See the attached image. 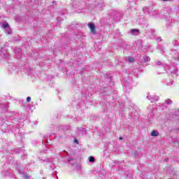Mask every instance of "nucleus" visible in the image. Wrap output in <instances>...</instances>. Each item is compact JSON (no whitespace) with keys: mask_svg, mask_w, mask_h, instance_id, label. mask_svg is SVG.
<instances>
[{"mask_svg":"<svg viewBox=\"0 0 179 179\" xmlns=\"http://www.w3.org/2000/svg\"><path fill=\"white\" fill-rule=\"evenodd\" d=\"M178 61H179V58H178Z\"/></svg>","mask_w":179,"mask_h":179,"instance_id":"14","label":"nucleus"},{"mask_svg":"<svg viewBox=\"0 0 179 179\" xmlns=\"http://www.w3.org/2000/svg\"><path fill=\"white\" fill-rule=\"evenodd\" d=\"M2 27L7 31L8 34H10V29H9V24L5 22L2 24Z\"/></svg>","mask_w":179,"mask_h":179,"instance_id":"2","label":"nucleus"},{"mask_svg":"<svg viewBox=\"0 0 179 179\" xmlns=\"http://www.w3.org/2000/svg\"><path fill=\"white\" fill-rule=\"evenodd\" d=\"M31 100V97L30 96H27V101L29 103V101H30Z\"/></svg>","mask_w":179,"mask_h":179,"instance_id":"10","label":"nucleus"},{"mask_svg":"<svg viewBox=\"0 0 179 179\" xmlns=\"http://www.w3.org/2000/svg\"><path fill=\"white\" fill-rule=\"evenodd\" d=\"M157 41H162V38H158Z\"/></svg>","mask_w":179,"mask_h":179,"instance_id":"11","label":"nucleus"},{"mask_svg":"<svg viewBox=\"0 0 179 179\" xmlns=\"http://www.w3.org/2000/svg\"><path fill=\"white\" fill-rule=\"evenodd\" d=\"M166 104H171L172 101L171 99H166Z\"/></svg>","mask_w":179,"mask_h":179,"instance_id":"9","label":"nucleus"},{"mask_svg":"<svg viewBox=\"0 0 179 179\" xmlns=\"http://www.w3.org/2000/svg\"><path fill=\"white\" fill-rule=\"evenodd\" d=\"M147 98L148 99V100H150V101H152V102L157 101V100H159V96H155L153 98L151 96H148Z\"/></svg>","mask_w":179,"mask_h":179,"instance_id":"4","label":"nucleus"},{"mask_svg":"<svg viewBox=\"0 0 179 179\" xmlns=\"http://www.w3.org/2000/svg\"><path fill=\"white\" fill-rule=\"evenodd\" d=\"M87 26L90 29V33H92V34H96V25L93 23H89Z\"/></svg>","mask_w":179,"mask_h":179,"instance_id":"1","label":"nucleus"},{"mask_svg":"<svg viewBox=\"0 0 179 179\" xmlns=\"http://www.w3.org/2000/svg\"><path fill=\"white\" fill-rule=\"evenodd\" d=\"M143 59L144 62H149L150 61V57H148V56H144L143 57Z\"/></svg>","mask_w":179,"mask_h":179,"instance_id":"6","label":"nucleus"},{"mask_svg":"<svg viewBox=\"0 0 179 179\" xmlns=\"http://www.w3.org/2000/svg\"><path fill=\"white\" fill-rule=\"evenodd\" d=\"M120 139H122V137H120Z\"/></svg>","mask_w":179,"mask_h":179,"instance_id":"13","label":"nucleus"},{"mask_svg":"<svg viewBox=\"0 0 179 179\" xmlns=\"http://www.w3.org/2000/svg\"><path fill=\"white\" fill-rule=\"evenodd\" d=\"M89 162H90V163H93V162H94V157H89Z\"/></svg>","mask_w":179,"mask_h":179,"instance_id":"7","label":"nucleus"},{"mask_svg":"<svg viewBox=\"0 0 179 179\" xmlns=\"http://www.w3.org/2000/svg\"><path fill=\"white\" fill-rule=\"evenodd\" d=\"M74 142H75L76 143H78V140H75Z\"/></svg>","mask_w":179,"mask_h":179,"instance_id":"12","label":"nucleus"},{"mask_svg":"<svg viewBox=\"0 0 179 179\" xmlns=\"http://www.w3.org/2000/svg\"><path fill=\"white\" fill-rule=\"evenodd\" d=\"M130 33L131 36H138V34H139V31L138 29H133L130 30Z\"/></svg>","mask_w":179,"mask_h":179,"instance_id":"3","label":"nucleus"},{"mask_svg":"<svg viewBox=\"0 0 179 179\" xmlns=\"http://www.w3.org/2000/svg\"><path fill=\"white\" fill-rule=\"evenodd\" d=\"M151 136H159V132L156 130L152 131L151 132Z\"/></svg>","mask_w":179,"mask_h":179,"instance_id":"5","label":"nucleus"},{"mask_svg":"<svg viewBox=\"0 0 179 179\" xmlns=\"http://www.w3.org/2000/svg\"><path fill=\"white\" fill-rule=\"evenodd\" d=\"M128 61H129V62H134V59L132 58V57H129V58H128Z\"/></svg>","mask_w":179,"mask_h":179,"instance_id":"8","label":"nucleus"}]
</instances>
